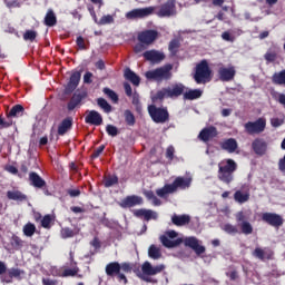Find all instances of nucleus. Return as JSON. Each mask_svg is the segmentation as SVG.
Wrapping results in <instances>:
<instances>
[{
	"label": "nucleus",
	"mask_w": 285,
	"mask_h": 285,
	"mask_svg": "<svg viewBox=\"0 0 285 285\" xmlns=\"http://www.w3.org/2000/svg\"><path fill=\"white\" fill-rule=\"evenodd\" d=\"M222 39H224V41H235V37H233L228 31L223 32Z\"/></svg>",
	"instance_id": "obj_58"
},
{
	"label": "nucleus",
	"mask_w": 285,
	"mask_h": 285,
	"mask_svg": "<svg viewBox=\"0 0 285 285\" xmlns=\"http://www.w3.org/2000/svg\"><path fill=\"white\" fill-rule=\"evenodd\" d=\"M170 70H173V65H166L164 67L147 71L145 77L146 79H154L155 81H164V79H170Z\"/></svg>",
	"instance_id": "obj_4"
},
{
	"label": "nucleus",
	"mask_w": 285,
	"mask_h": 285,
	"mask_svg": "<svg viewBox=\"0 0 285 285\" xmlns=\"http://www.w3.org/2000/svg\"><path fill=\"white\" fill-rule=\"evenodd\" d=\"M125 120L127 121L128 126H135V115L130 110L125 111Z\"/></svg>",
	"instance_id": "obj_48"
},
{
	"label": "nucleus",
	"mask_w": 285,
	"mask_h": 285,
	"mask_svg": "<svg viewBox=\"0 0 285 285\" xmlns=\"http://www.w3.org/2000/svg\"><path fill=\"white\" fill-rule=\"evenodd\" d=\"M70 126H72V122L70 120H63L58 127V135H66V132L70 130Z\"/></svg>",
	"instance_id": "obj_38"
},
{
	"label": "nucleus",
	"mask_w": 285,
	"mask_h": 285,
	"mask_svg": "<svg viewBox=\"0 0 285 285\" xmlns=\"http://www.w3.org/2000/svg\"><path fill=\"white\" fill-rule=\"evenodd\" d=\"M62 239H68L69 237H75V232L68 227L61 229Z\"/></svg>",
	"instance_id": "obj_49"
},
{
	"label": "nucleus",
	"mask_w": 285,
	"mask_h": 285,
	"mask_svg": "<svg viewBox=\"0 0 285 285\" xmlns=\"http://www.w3.org/2000/svg\"><path fill=\"white\" fill-rule=\"evenodd\" d=\"M262 219L266 222V224H269V226H282V224H284L282 216L273 213H264Z\"/></svg>",
	"instance_id": "obj_15"
},
{
	"label": "nucleus",
	"mask_w": 285,
	"mask_h": 285,
	"mask_svg": "<svg viewBox=\"0 0 285 285\" xmlns=\"http://www.w3.org/2000/svg\"><path fill=\"white\" fill-rule=\"evenodd\" d=\"M271 125L273 126V128H279V126H284V117L283 118H277V117L272 118Z\"/></svg>",
	"instance_id": "obj_51"
},
{
	"label": "nucleus",
	"mask_w": 285,
	"mask_h": 285,
	"mask_svg": "<svg viewBox=\"0 0 285 285\" xmlns=\"http://www.w3.org/2000/svg\"><path fill=\"white\" fill-rule=\"evenodd\" d=\"M218 170L235 173L237 170V163L233 159H224L218 164Z\"/></svg>",
	"instance_id": "obj_22"
},
{
	"label": "nucleus",
	"mask_w": 285,
	"mask_h": 285,
	"mask_svg": "<svg viewBox=\"0 0 285 285\" xmlns=\"http://www.w3.org/2000/svg\"><path fill=\"white\" fill-rule=\"evenodd\" d=\"M106 148V146H100L96 149V151L92 154L94 159H97V157H99V155H101L104 153V149Z\"/></svg>",
	"instance_id": "obj_63"
},
{
	"label": "nucleus",
	"mask_w": 285,
	"mask_h": 285,
	"mask_svg": "<svg viewBox=\"0 0 285 285\" xmlns=\"http://www.w3.org/2000/svg\"><path fill=\"white\" fill-rule=\"evenodd\" d=\"M235 67L228 66V67H220L218 70L219 79L220 81H233L235 79L236 75Z\"/></svg>",
	"instance_id": "obj_13"
},
{
	"label": "nucleus",
	"mask_w": 285,
	"mask_h": 285,
	"mask_svg": "<svg viewBox=\"0 0 285 285\" xmlns=\"http://www.w3.org/2000/svg\"><path fill=\"white\" fill-rule=\"evenodd\" d=\"M117 181H118L117 176H109L105 180V186H106V188H110V186H115V184H117Z\"/></svg>",
	"instance_id": "obj_52"
},
{
	"label": "nucleus",
	"mask_w": 285,
	"mask_h": 285,
	"mask_svg": "<svg viewBox=\"0 0 285 285\" xmlns=\"http://www.w3.org/2000/svg\"><path fill=\"white\" fill-rule=\"evenodd\" d=\"M274 83H278L279 86H285V70L275 73L273 76Z\"/></svg>",
	"instance_id": "obj_41"
},
{
	"label": "nucleus",
	"mask_w": 285,
	"mask_h": 285,
	"mask_svg": "<svg viewBox=\"0 0 285 285\" xmlns=\"http://www.w3.org/2000/svg\"><path fill=\"white\" fill-rule=\"evenodd\" d=\"M85 83H92V72L88 71L83 76Z\"/></svg>",
	"instance_id": "obj_62"
},
{
	"label": "nucleus",
	"mask_w": 285,
	"mask_h": 285,
	"mask_svg": "<svg viewBox=\"0 0 285 285\" xmlns=\"http://www.w3.org/2000/svg\"><path fill=\"white\" fill-rule=\"evenodd\" d=\"M238 226L244 235L253 234V225L248 220L239 223Z\"/></svg>",
	"instance_id": "obj_37"
},
{
	"label": "nucleus",
	"mask_w": 285,
	"mask_h": 285,
	"mask_svg": "<svg viewBox=\"0 0 285 285\" xmlns=\"http://www.w3.org/2000/svg\"><path fill=\"white\" fill-rule=\"evenodd\" d=\"M77 273H79V268L77 266H73L72 268H66L63 271L53 267L51 271V274L56 277H75Z\"/></svg>",
	"instance_id": "obj_19"
},
{
	"label": "nucleus",
	"mask_w": 285,
	"mask_h": 285,
	"mask_svg": "<svg viewBox=\"0 0 285 285\" xmlns=\"http://www.w3.org/2000/svg\"><path fill=\"white\" fill-rule=\"evenodd\" d=\"M252 147L256 155H265L268 145L264 141V139H256L253 141Z\"/></svg>",
	"instance_id": "obj_21"
},
{
	"label": "nucleus",
	"mask_w": 285,
	"mask_h": 285,
	"mask_svg": "<svg viewBox=\"0 0 285 285\" xmlns=\"http://www.w3.org/2000/svg\"><path fill=\"white\" fill-rule=\"evenodd\" d=\"M233 173L235 171L218 169V179L224 181V184H230L233 181Z\"/></svg>",
	"instance_id": "obj_30"
},
{
	"label": "nucleus",
	"mask_w": 285,
	"mask_h": 285,
	"mask_svg": "<svg viewBox=\"0 0 285 285\" xmlns=\"http://www.w3.org/2000/svg\"><path fill=\"white\" fill-rule=\"evenodd\" d=\"M159 37L156 30H145L138 35V41L144 46H150Z\"/></svg>",
	"instance_id": "obj_11"
},
{
	"label": "nucleus",
	"mask_w": 285,
	"mask_h": 285,
	"mask_svg": "<svg viewBox=\"0 0 285 285\" xmlns=\"http://www.w3.org/2000/svg\"><path fill=\"white\" fill-rule=\"evenodd\" d=\"M8 199H12L13 202H23L26 199V195H23L19 190H10L7 193Z\"/></svg>",
	"instance_id": "obj_34"
},
{
	"label": "nucleus",
	"mask_w": 285,
	"mask_h": 285,
	"mask_svg": "<svg viewBox=\"0 0 285 285\" xmlns=\"http://www.w3.org/2000/svg\"><path fill=\"white\" fill-rule=\"evenodd\" d=\"M248 135H259L266 130V118H258L256 121H248L244 126Z\"/></svg>",
	"instance_id": "obj_6"
},
{
	"label": "nucleus",
	"mask_w": 285,
	"mask_h": 285,
	"mask_svg": "<svg viewBox=\"0 0 285 285\" xmlns=\"http://www.w3.org/2000/svg\"><path fill=\"white\" fill-rule=\"evenodd\" d=\"M185 246H188L196 253V255H204L206 253V247L202 245V242L195 236H190L184 239Z\"/></svg>",
	"instance_id": "obj_10"
},
{
	"label": "nucleus",
	"mask_w": 285,
	"mask_h": 285,
	"mask_svg": "<svg viewBox=\"0 0 285 285\" xmlns=\"http://www.w3.org/2000/svg\"><path fill=\"white\" fill-rule=\"evenodd\" d=\"M81 95H77L75 94L70 100V102L68 104V109L69 110H75L78 106V104H81Z\"/></svg>",
	"instance_id": "obj_39"
},
{
	"label": "nucleus",
	"mask_w": 285,
	"mask_h": 285,
	"mask_svg": "<svg viewBox=\"0 0 285 285\" xmlns=\"http://www.w3.org/2000/svg\"><path fill=\"white\" fill-rule=\"evenodd\" d=\"M50 224H52V217L50 215H47L41 220V226L43 228H50Z\"/></svg>",
	"instance_id": "obj_54"
},
{
	"label": "nucleus",
	"mask_w": 285,
	"mask_h": 285,
	"mask_svg": "<svg viewBox=\"0 0 285 285\" xmlns=\"http://www.w3.org/2000/svg\"><path fill=\"white\" fill-rule=\"evenodd\" d=\"M29 179L35 188H43L46 186V180H43L37 173H30Z\"/></svg>",
	"instance_id": "obj_25"
},
{
	"label": "nucleus",
	"mask_w": 285,
	"mask_h": 285,
	"mask_svg": "<svg viewBox=\"0 0 285 285\" xmlns=\"http://www.w3.org/2000/svg\"><path fill=\"white\" fill-rule=\"evenodd\" d=\"M254 257H257V259H266L269 256L266 254V249H262L259 247H257L254 252H253Z\"/></svg>",
	"instance_id": "obj_44"
},
{
	"label": "nucleus",
	"mask_w": 285,
	"mask_h": 285,
	"mask_svg": "<svg viewBox=\"0 0 285 285\" xmlns=\"http://www.w3.org/2000/svg\"><path fill=\"white\" fill-rule=\"evenodd\" d=\"M234 199L237 202V204H246L248 199H250V190L248 187H243L242 189H238L234 194Z\"/></svg>",
	"instance_id": "obj_18"
},
{
	"label": "nucleus",
	"mask_w": 285,
	"mask_h": 285,
	"mask_svg": "<svg viewBox=\"0 0 285 285\" xmlns=\"http://www.w3.org/2000/svg\"><path fill=\"white\" fill-rule=\"evenodd\" d=\"M141 204H144V199L139 196H127L119 202L121 208H132V206H141Z\"/></svg>",
	"instance_id": "obj_14"
},
{
	"label": "nucleus",
	"mask_w": 285,
	"mask_h": 285,
	"mask_svg": "<svg viewBox=\"0 0 285 285\" xmlns=\"http://www.w3.org/2000/svg\"><path fill=\"white\" fill-rule=\"evenodd\" d=\"M121 271V265L119 263H110L106 266V274L112 277V275H118Z\"/></svg>",
	"instance_id": "obj_31"
},
{
	"label": "nucleus",
	"mask_w": 285,
	"mask_h": 285,
	"mask_svg": "<svg viewBox=\"0 0 285 285\" xmlns=\"http://www.w3.org/2000/svg\"><path fill=\"white\" fill-rule=\"evenodd\" d=\"M144 57H145V59H147V61H150L151 63H161V61H164V59H166V55H164V52L157 51V50L146 51L144 53Z\"/></svg>",
	"instance_id": "obj_16"
},
{
	"label": "nucleus",
	"mask_w": 285,
	"mask_h": 285,
	"mask_svg": "<svg viewBox=\"0 0 285 285\" xmlns=\"http://www.w3.org/2000/svg\"><path fill=\"white\" fill-rule=\"evenodd\" d=\"M68 195H70V197H79V195H81V191L79 189H69Z\"/></svg>",
	"instance_id": "obj_64"
},
{
	"label": "nucleus",
	"mask_w": 285,
	"mask_h": 285,
	"mask_svg": "<svg viewBox=\"0 0 285 285\" xmlns=\"http://www.w3.org/2000/svg\"><path fill=\"white\" fill-rule=\"evenodd\" d=\"M178 49H179V41L178 40H173L169 43V52H171V55H177Z\"/></svg>",
	"instance_id": "obj_53"
},
{
	"label": "nucleus",
	"mask_w": 285,
	"mask_h": 285,
	"mask_svg": "<svg viewBox=\"0 0 285 285\" xmlns=\"http://www.w3.org/2000/svg\"><path fill=\"white\" fill-rule=\"evenodd\" d=\"M37 230V227L35 224L29 223L23 227V233L27 237H32L35 235V232Z\"/></svg>",
	"instance_id": "obj_42"
},
{
	"label": "nucleus",
	"mask_w": 285,
	"mask_h": 285,
	"mask_svg": "<svg viewBox=\"0 0 285 285\" xmlns=\"http://www.w3.org/2000/svg\"><path fill=\"white\" fill-rule=\"evenodd\" d=\"M97 104L106 112H110L112 110V107L110 106V104H108V101L106 99H104V98H98Z\"/></svg>",
	"instance_id": "obj_43"
},
{
	"label": "nucleus",
	"mask_w": 285,
	"mask_h": 285,
	"mask_svg": "<svg viewBox=\"0 0 285 285\" xmlns=\"http://www.w3.org/2000/svg\"><path fill=\"white\" fill-rule=\"evenodd\" d=\"M175 1L176 0H168L165 4H163L157 12L158 17H175V14H177Z\"/></svg>",
	"instance_id": "obj_12"
},
{
	"label": "nucleus",
	"mask_w": 285,
	"mask_h": 285,
	"mask_svg": "<svg viewBox=\"0 0 285 285\" xmlns=\"http://www.w3.org/2000/svg\"><path fill=\"white\" fill-rule=\"evenodd\" d=\"M23 39H24V41H35V39H37V31H35V30H27L23 33Z\"/></svg>",
	"instance_id": "obj_46"
},
{
	"label": "nucleus",
	"mask_w": 285,
	"mask_h": 285,
	"mask_svg": "<svg viewBox=\"0 0 285 285\" xmlns=\"http://www.w3.org/2000/svg\"><path fill=\"white\" fill-rule=\"evenodd\" d=\"M120 271H122L124 273H130V271H132V267L128 263H122L120 265Z\"/></svg>",
	"instance_id": "obj_60"
},
{
	"label": "nucleus",
	"mask_w": 285,
	"mask_h": 285,
	"mask_svg": "<svg viewBox=\"0 0 285 285\" xmlns=\"http://www.w3.org/2000/svg\"><path fill=\"white\" fill-rule=\"evenodd\" d=\"M194 79L196 83H207V81H210V68L206 60L197 65Z\"/></svg>",
	"instance_id": "obj_5"
},
{
	"label": "nucleus",
	"mask_w": 285,
	"mask_h": 285,
	"mask_svg": "<svg viewBox=\"0 0 285 285\" xmlns=\"http://www.w3.org/2000/svg\"><path fill=\"white\" fill-rule=\"evenodd\" d=\"M145 196L154 206H161V200L155 196V193L153 191H145Z\"/></svg>",
	"instance_id": "obj_40"
},
{
	"label": "nucleus",
	"mask_w": 285,
	"mask_h": 285,
	"mask_svg": "<svg viewBox=\"0 0 285 285\" xmlns=\"http://www.w3.org/2000/svg\"><path fill=\"white\" fill-rule=\"evenodd\" d=\"M107 134L110 137H117V135H119V129H117V127L112 126V125H108L106 127Z\"/></svg>",
	"instance_id": "obj_50"
},
{
	"label": "nucleus",
	"mask_w": 285,
	"mask_h": 285,
	"mask_svg": "<svg viewBox=\"0 0 285 285\" xmlns=\"http://www.w3.org/2000/svg\"><path fill=\"white\" fill-rule=\"evenodd\" d=\"M213 137H217V128L215 127L205 128L199 134V139H202V141H208L209 139H213Z\"/></svg>",
	"instance_id": "obj_23"
},
{
	"label": "nucleus",
	"mask_w": 285,
	"mask_h": 285,
	"mask_svg": "<svg viewBox=\"0 0 285 285\" xmlns=\"http://www.w3.org/2000/svg\"><path fill=\"white\" fill-rule=\"evenodd\" d=\"M202 95H204V91H202L200 89H189L184 94V97L185 99H189L190 101H193V99H199Z\"/></svg>",
	"instance_id": "obj_33"
},
{
	"label": "nucleus",
	"mask_w": 285,
	"mask_h": 285,
	"mask_svg": "<svg viewBox=\"0 0 285 285\" xmlns=\"http://www.w3.org/2000/svg\"><path fill=\"white\" fill-rule=\"evenodd\" d=\"M150 14H155V7H147L140 9H134L125 14L126 19H146V17H150Z\"/></svg>",
	"instance_id": "obj_7"
},
{
	"label": "nucleus",
	"mask_w": 285,
	"mask_h": 285,
	"mask_svg": "<svg viewBox=\"0 0 285 285\" xmlns=\"http://www.w3.org/2000/svg\"><path fill=\"white\" fill-rule=\"evenodd\" d=\"M166 157L167 159H170V161H173L174 157H175V147L169 146L166 150Z\"/></svg>",
	"instance_id": "obj_55"
},
{
	"label": "nucleus",
	"mask_w": 285,
	"mask_h": 285,
	"mask_svg": "<svg viewBox=\"0 0 285 285\" xmlns=\"http://www.w3.org/2000/svg\"><path fill=\"white\" fill-rule=\"evenodd\" d=\"M79 81H81V72L76 71L71 75L70 81L67 86V91L72 92L79 86Z\"/></svg>",
	"instance_id": "obj_24"
},
{
	"label": "nucleus",
	"mask_w": 285,
	"mask_h": 285,
	"mask_svg": "<svg viewBox=\"0 0 285 285\" xmlns=\"http://www.w3.org/2000/svg\"><path fill=\"white\" fill-rule=\"evenodd\" d=\"M124 88H125L126 96L132 97V87H130V83L125 82Z\"/></svg>",
	"instance_id": "obj_59"
},
{
	"label": "nucleus",
	"mask_w": 285,
	"mask_h": 285,
	"mask_svg": "<svg viewBox=\"0 0 285 285\" xmlns=\"http://www.w3.org/2000/svg\"><path fill=\"white\" fill-rule=\"evenodd\" d=\"M148 255L151 259H159L161 257V249L155 245H151L148 249Z\"/></svg>",
	"instance_id": "obj_36"
},
{
	"label": "nucleus",
	"mask_w": 285,
	"mask_h": 285,
	"mask_svg": "<svg viewBox=\"0 0 285 285\" xmlns=\"http://www.w3.org/2000/svg\"><path fill=\"white\" fill-rule=\"evenodd\" d=\"M237 140H235V138H229L222 142V148L227 150V153H235L237 150Z\"/></svg>",
	"instance_id": "obj_26"
},
{
	"label": "nucleus",
	"mask_w": 285,
	"mask_h": 285,
	"mask_svg": "<svg viewBox=\"0 0 285 285\" xmlns=\"http://www.w3.org/2000/svg\"><path fill=\"white\" fill-rule=\"evenodd\" d=\"M85 121L91 126H101V124H104V118L100 112L91 110L87 114Z\"/></svg>",
	"instance_id": "obj_17"
},
{
	"label": "nucleus",
	"mask_w": 285,
	"mask_h": 285,
	"mask_svg": "<svg viewBox=\"0 0 285 285\" xmlns=\"http://www.w3.org/2000/svg\"><path fill=\"white\" fill-rule=\"evenodd\" d=\"M77 46H78V48H80V50H85L86 49V42L83 40V37H78L77 38Z\"/></svg>",
	"instance_id": "obj_61"
},
{
	"label": "nucleus",
	"mask_w": 285,
	"mask_h": 285,
	"mask_svg": "<svg viewBox=\"0 0 285 285\" xmlns=\"http://www.w3.org/2000/svg\"><path fill=\"white\" fill-rule=\"evenodd\" d=\"M23 116V106L16 105L11 108L8 114V117H22Z\"/></svg>",
	"instance_id": "obj_35"
},
{
	"label": "nucleus",
	"mask_w": 285,
	"mask_h": 285,
	"mask_svg": "<svg viewBox=\"0 0 285 285\" xmlns=\"http://www.w3.org/2000/svg\"><path fill=\"white\" fill-rule=\"evenodd\" d=\"M190 184H193V176L187 174L186 177H177L173 184L165 185L163 188L157 189L156 194L158 197H168V195L175 193L177 188H181L183 190H185V188H190Z\"/></svg>",
	"instance_id": "obj_1"
},
{
	"label": "nucleus",
	"mask_w": 285,
	"mask_h": 285,
	"mask_svg": "<svg viewBox=\"0 0 285 285\" xmlns=\"http://www.w3.org/2000/svg\"><path fill=\"white\" fill-rule=\"evenodd\" d=\"M95 23H98V26H106L108 23H112V21H115V18H112V16L107 14L104 16L99 21L97 20V13H95V10H91L90 12Z\"/></svg>",
	"instance_id": "obj_27"
},
{
	"label": "nucleus",
	"mask_w": 285,
	"mask_h": 285,
	"mask_svg": "<svg viewBox=\"0 0 285 285\" xmlns=\"http://www.w3.org/2000/svg\"><path fill=\"white\" fill-rule=\"evenodd\" d=\"M148 112L156 124H164L168 120V110L157 108L154 105L148 107Z\"/></svg>",
	"instance_id": "obj_9"
},
{
	"label": "nucleus",
	"mask_w": 285,
	"mask_h": 285,
	"mask_svg": "<svg viewBox=\"0 0 285 285\" xmlns=\"http://www.w3.org/2000/svg\"><path fill=\"white\" fill-rule=\"evenodd\" d=\"M135 217H140L146 222H150V219H157V214L153 209H136L134 210Z\"/></svg>",
	"instance_id": "obj_20"
},
{
	"label": "nucleus",
	"mask_w": 285,
	"mask_h": 285,
	"mask_svg": "<svg viewBox=\"0 0 285 285\" xmlns=\"http://www.w3.org/2000/svg\"><path fill=\"white\" fill-rule=\"evenodd\" d=\"M171 222H173V224H175V226H186V224L190 223V216H188V215H180V216L174 215L171 217Z\"/></svg>",
	"instance_id": "obj_28"
},
{
	"label": "nucleus",
	"mask_w": 285,
	"mask_h": 285,
	"mask_svg": "<svg viewBox=\"0 0 285 285\" xmlns=\"http://www.w3.org/2000/svg\"><path fill=\"white\" fill-rule=\"evenodd\" d=\"M184 94V85H175L168 88H165L157 92V95L153 96V101H157L158 99H168L169 97H179Z\"/></svg>",
	"instance_id": "obj_3"
},
{
	"label": "nucleus",
	"mask_w": 285,
	"mask_h": 285,
	"mask_svg": "<svg viewBox=\"0 0 285 285\" xmlns=\"http://www.w3.org/2000/svg\"><path fill=\"white\" fill-rule=\"evenodd\" d=\"M104 92L111 99L114 104H117L119 101V96H117V92L112 91L110 88H105Z\"/></svg>",
	"instance_id": "obj_45"
},
{
	"label": "nucleus",
	"mask_w": 285,
	"mask_h": 285,
	"mask_svg": "<svg viewBox=\"0 0 285 285\" xmlns=\"http://www.w3.org/2000/svg\"><path fill=\"white\" fill-rule=\"evenodd\" d=\"M125 79H128L134 86H139L141 79L132 70H125Z\"/></svg>",
	"instance_id": "obj_29"
},
{
	"label": "nucleus",
	"mask_w": 285,
	"mask_h": 285,
	"mask_svg": "<svg viewBox=\"0 0 285 285\" xmlns=\"http://www.w3.org/2000/svg\"><path fill=\"white\" fill-rule=\"evenodd\" d=\"M10 277H21L23 275V272L21 269L12 268L9 271Z\"/></svg>",
	"instance_id": "obj_56"
},
{
	"label": "nucleus",
	"mask_w": 285,
	"mask_h": 285,
	"mask_svg": "<svg viewBox=\"0 0 285 285\" xmlns=\"http://www.w3.org/2000/svg\"><path fill=\"white\" fill-rule=\"evenodd\" d=\"M164 268H166L165 265L153 266V264H150V262H145L141 266V271H142L141 279H144V282L155 283L157 281H155L150 277H153L155 275H159V273H161L164 271Z\"/></svg>",
	"instance_id": "obj_2"
},
{
	"label": "nucleus",
	"mask_w": 285,
	"mask_h": 285,
	"mask_svg": "<svg viewBox=\"0 0 285 285\" xmlns=\"http://www.w3.org/2000/svg\"><path fill=\"white\" fill-rule=\"evenodd\" d=\"M222 229L225 230V233H228V235L237 234V227L230 224L223 225Z\"/></svg>",
	"instance_id": "obj_47"
},
{
	"label": "nucleus",
	"mask_w": 285,
	"mask_h": 285,
	"mask_svg": "<svg viewBox=\"0 0 285 285\" xmlns=\"http://www.w3.org/2000/svg\"><path fill=\"white\" fill-rule=\"evenodd\" d=\"M236 222H237L238 224H242V223H244V222H247V220H246V215H244V212H238V213L236 214Z\"/></svg>",
	"instance_id": "obj_57"
},
{
	"label": "nucleus",
	"mask_w": 285,
	"mask_h": 285,
	"mask_svg": "<svg viewBox=\"0 0 285 285\" xmlns=\"http://www.w3.org/2000/svg\"><path fill=\"white\" fill-rule=\"evenodd\" d=\"M176 237L177 232L169 230L166 232L165 235L160 236V242L166 248H175L176 246H179V244H181L183 242L180 238L175 239Z\"/></svg>",
	"instance_id": "obj_8"
},
{
	"label": "nucleus",
	"mask_w": 285,
	"mask_h": 285,
	"mask_svg": "<svg viewBox=\"0 0 285 285\" xmlns=\"http://www.w3.org/2000/svg\"><path fill=\"white\" fill-rule=\"evenodd\" d=\"M45 23L49 28H52V26H57V16L55 14V11H52L51 9L48 10L45 17Z\"/></svg>",
	"instance_id": "obj_32"
}]
</instances>
